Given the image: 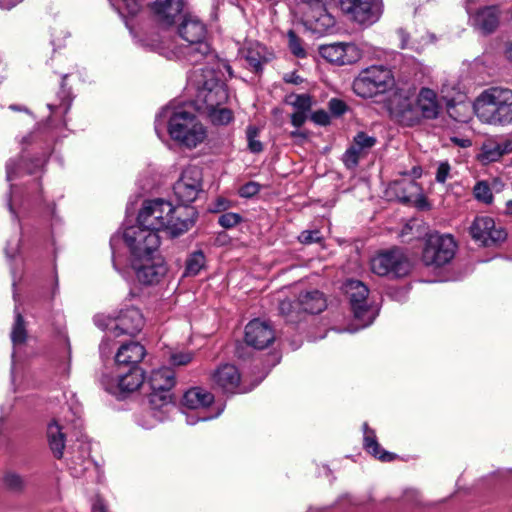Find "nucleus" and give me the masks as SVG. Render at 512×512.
Masks as SVG:
<instances>
[{"instance_id": "63", "label": "nucleus", "mask_w": 512, "mask_h": 512, "mask_svg": "<svg viewBox=\"0 0 512 512\" xmlns=\"http://www.w3.org/2000/svg\"><path fill=\"white\" fill-rule=\"evenodd\" d=\"M19 241L15 244V247L10 248V244L5 248V253L8 258H14L15 254L18 252Z\"/></svg>"}, {"instance_id": "36", "label": "nucleus", "mask_w": 512, "mask_h": 512, "mask_svg": "<svg viewBox=\"0 0 512 512\" xmlns=\"http://www.w3.org/2000/svg\"><path fill=\"white\" fill-rule=\"evenodd\" d=\"M2 481L4 488L15 494L23 493L27 485L22 475L12 471L5 473Z\"/></svg>"}, {"instance_id": "25", "label": "nucleus", "mask_w": 512, "mask_h": 512, "mask_svg": "<svg viewBox=\"0 0 512 512\" xmlns=\"http://www.w3.org/2000/svg\"><path fill=\"white\" fill-rule=\"evenodd\" d=\"M296 304L302 313L319 314L327 307L324 294L319 290L305 291L299 294Z\"/></svg>"}, {"instance_id": "22", "label": "nucleus", "mask_w": 512, "mask_h": 512, "mask_svg": "<svg viewBox=\"0 0 512 512\" xmlns=\"http://www.w3.org/2000/svg\"><path fill=\"white\" fill-rule=\"evenodd\" d=\"M377 143L374 136H369L367 133L360 131L354 138L353 143L350 145L343 154V162L347 168H355L359 163V158L362 154L367 153Z\"/></svg>"}, {"instance_id": "42", "label": "nucleus", "mask_w": 512, "mask_h": 512, "mask_svg": "<svg viewBox=\"0 0 512 512\" xmlns=\"http://www.w3.org/2000/svg\"><path fill=\"white\" fill-rule=\"evenodd\" d=\"M474 197L485 204H490L493 200V194L490 186L485 181L477 182L473 188Z\"/></svg>"}, {"instance_id": "19", "label": "nucleus", "mask_w": 512, "mask_h": 512, "mask_svg": "<svg viewBox=\"0 0 512 512\" xmlns=\"http://www.w3.org/2000/svg\"><path fill=\"white\" fill-rule=\"evenodd\" d=\"M244 339L247 345L262 350L274 342L275 332L268 322L253 319L245 327Z\"/></svg>"}, {"instance_id": "54", "label": "nucleus", "mask_w": 512, "mask_h": 512, "mask_svg": "<svg viewBox=\"0 0 512 512\" xmlns=\"http://www.w3.org/2000/svg\"><path fill=\"white\" fill-rule=\"evenodd\" d=\"M450 172V165L448 162H441L437 168L435 179L438 183H444Z\"/></svg>"}, {"instance_id": "60", "label": "nucleus", "mask_w": 512, "mask_h": 512, "mask_svg": "<svg viewBox=\"0 0 512 512\" xmlns=\"http://www.w3.org/2000/svg\"><path fill=\"white\" fill-rule=\"evenodd\" d=\"M451 141L455 145L462 147V148L470 147L472 144L471 140L467 139V138L452 137Z\"/></svg>"}, {"instance_id": "28", "label": "nucleus", "mask_w": 512, "mask_h": 512, "mask_svg": "<svg viewBox=\"0 0 512 512\" xmlns=\"http://www.w3.org/2000/svg\"><path fill=\"white\" fill-rule=\"evenodd\" d=\"M213 401V394L200 387L189 389L184 393L182 398L183 406L192 410L208 407Z\"/></svg>"}, {"instance_id": "50", "label": "nucleus", "mask_w": 512, "mask_h": 512, "mask_svg": "<svg viewBox=\"0 0 512 512\" xmlns=\"http://www.w3.org/2000/svg\"><path fill=\"white\" fill-rule=\"evenodd\" d=\"M170 111L171 110L168 107L162 108V110L156 115L154 128H155L156 134L159 137H161V133L164 129L165 118H167L169 116Z\"/></svg>"}, {"instance_id": "7", "label": "nucleus", "mask_w": 512, "mask_h": 512, "mask_svg": "<svg viewBox=\"0 0 512 512\" xmlns=\"http://www.w3.org/2000/svg\"><path fill=\"white\" fill-rule=\"evenodd\" d=\"M393 86L392 71L382 65H374L362 70L352 84L353 91L362 98H373L384 94Z\"/></svg>"}, {"instance_id": "5", "label": "nucleus", "mask_w": 512, "mask_h": 512, "mask_svg": "<svg viewBox=\"0 0 512 512\" xmlns=\"http://www.w3.org/2000/svg\"><path fill=\"white\" fill-rule=\"evenodd\" d=\"M168 132L173 140L190 149L201 144L207 136L203 124L185 110L174 111L169 116Z\"/></svg>"}, {"instance_id": "26", "label": "nucleus", "mask_w": 512, "mask_h": 512, "mask_svg": "<svg viewBox=\"0 0 512 512\" xmlns=\"http://www.w3.org/2000/svg\"><path fill=\"white\" fill-rule=\"evenodd\" d=\"M364 441L363 447L376 459L382 462H391L396 459V454L383 449L377 441L375 431L370 429L367 423L363 424Z\"/></svg>"}, {"instance_id": "58", "label": "nucleus", "mask_w": 512, "mask_h": 512, "mask_svg": "<svg viewBox=\"0 0 512 512\" xmlns=\"http://www.w3.org/2000/svg\"><path fill=\"white\" fill-rule=\"evenodd\" d=\"M92 512H107V507L102 498L97 497L92 504Z\"/></svg>"}, {"instance_id": "24", "label": "nucleus", "mask_w": 512, "mask_h": 512, "mask_svg": "<svg viewBox=\"0 0 512 512\" xmlns=\"http://www.w3.org/2000/svg\"><path fill=\"white\" fill-rule=\"evenodd\" d=\"M500 10L497 6H485L471 16L472 25L482 34H490L499 25Z\"/></svg>"}, {"instance_id": "37", "label": "nucleus", "mask_w": 512, "mask_h": 512, "mask_svg": "<svg viewBox=\"0 0 512 512\" xmlns=\"http://www.w3.org/2000/svg\"><path fill=\"white\" fill-rule=\"evenodd\" d=\"M279 312L289 323L301 320L302 310L297 307L296 300L285 299L279 303Z\"/></svg>"}, {"instance_id": "31", "label": "nucleus", "mask_w": 512, "mask_h": 512, "mask_svg": "<svg viewBox=\"0 0 512 512\" xmlns=\"http://www.w3.org/2000/svg\"><path fill=\"white\" fill-rule=\"evenodd\" d=\"M244 58L250 70L259 73L263 65L268 61L266 57V48L258 42L250 43L244 50Z\"/></svg>"}, {"instance_id": "18", "label": "nucleus", "mask_w": 512, "mask_h": 512, "mask_svg": "<svg viewBox=\"0 0 512 512\" xmlns=\"http://www.w3.org/2000/svg\"><path fill=\"white\" fill-rule=\"evenodd\" d=\"M137 280L146 286L159 284L167 274L168 268L160 257L148 256L141 260L133 261Z\"/></svg>"}, {"instance_id": "48", "label": "nucleus", "mask_w": 512, "mask_h": 512, "mask_svg": "<svg viewBox=\"0 0 512 512\" xmlns=\"http://www.w3.org/2000/svg\"><path fill=\"white\" fill-rule=\"evenodd\" d=\"M192 359L193 354L191 352H176L170 356V362L176 366L187 365Z\"/></svg>"}, {"instance_id": "2", "label": "nucleus", "mask_w": 512, "mask_h": 512, "mask_svg": "<svg viewBox=\"0 0 512 512\" xmlns=\"http://www.w3.org/2000/svg\"><path fill=\"white\" fill-rule=\"evenodd\" d=\"M307 4L308 21L318 32H327L335 26V18L330 13L332 5L339 6L344 14L361 25H372L380 16L373 0H307Z\"/></svg>"}, {"instance_id": "44", "label": "nucleus", "mask_w": 512, "mask_h": 512, "mask_svg": "<svg viewBox=\"0 0 512 512\" xmlns=\"http://www.w3.org/2000/svg\"><path fill=\"white\" fill-rule=\"evenodd\" d=\"M298 240L302 244L310 245L313 243H320L323 240V237L318 229L304 230L299 234Z\"/></svg>"}, {"instance_id": "11", "label": "nucleus", "mask_w": 512, "mask_h": 512, "mask_svg": "<svg viewBox=\"0 0 512 512\" xmlns=\"http://www.w3.org/2000/svg\"><path fill=\"white\" fill-rule=\"evenodd\" d=\"M457 244L449 234L432 233L425 241L422 261L426 266L442 267L455 256Z\"/></svg>"}, {"instance_id": "23", "label": "nucleus", "mask_w": 512, "mask_h": 512, "mask_svg": "<svg viewBox=\"0 0 512 512\" xmlns=\"http://www.w3.org/2000/svg\"><path fill=\"white\" fill-rule=\"evenodd\" d=\"M416 107L420 112V120L436 119L440 113L441 106L438 102L437 93L427 87H422L414 100Z\"/></svg>"}, {"instance_id": "9", "label": "nucleus", "mask_w": 512, "mask_h": 512, "mask_svg": "<svg viewBox=\"0 0 512 512\" xmlns=\"http://www.w3.org/2000/svg\"><path fill=\"white\" fill-rule=\"evenodd\" d=\"M122 237L135 261L152 256L160 245L158 232L138 222L126 228Z\"/></svg>"}, {"instance_id": "27", "label": "nucleus", "mask_w": 512, "mask_h": 512, "mask_svg": "<svg viewBox=\"0 0 512 512\" xmlns=\"http://www.w3.org/2000/svg\"><path fill=\"white\" fill-rule=\"evenodd\" d=\"M184 8V0H157L153 4V11L166 25H171L174 18L179 15Z\"/></svg>"}, {"instance_id": "39", "label": "nucleus", "mask_w": 512, "mask_h": 512, "mask_svg": "<svg viewBox=\"0 0 512 512\" xmlns=\"http://www.w3.org/2000/svg\"><path fill=\"white\" fill-rule=\"evenodd\" d=\"M397 34L400 38V45L399 47L403 50H411L416 53H420L425 46V42L421 39L412 38L410 34L404 29L399 28L397 30Z\"/></svg>"}, {"instance_id": "57", "label": "nucleus", "mask_w": 512, "mask_h": 512, "mask_svg": "<svg viewBox=\"0 0 512 512\" xmlns=\"http://www.w3.org/2000/svg\"><path fill=\"white\" fill-rule=\"evenodd\" d=\"M283 81L288 84L299 85L304 81V79L297 74V72L293 71L284 74Z\"/></svg>"}, {"instance_id": "1", "label": "nucleus", "mask_w": 512, "mask_h": 512, "mask_svg": "<svg viewBox=\"0 0 512 512\" xmlns=\"http://www.w3.org/2000/svg\"><path fill=\"white\" fill-rule=\"evenodd\" d=\"M197 215L193 207H177L157 198L144 201L137 222L157 232L165 231L171 237H178L193 227Z\"/></svg>"}, {"instance_id": "55", "label": "nucleus", "mask_w": 512, "mask_h": 512, "mask_svg": "<svg viewBox=\"0 0 512 512\" xmlns=\"http://www.w3.org/2000/svg\"><path fill=\"white\" fill-rule=\"evenodd\" d=\"M94 323L102 330H110L113 334L114 319L105 318L104 316L96 315L94 317Z\"/></svg>"}, {"instance_id": "62", "label": "nucleus", "mask_w": 512, "mask_h": 512, "mask_svg": "<svg viewBox=\"0 0 512 512\" xmlns=\"http://www.w3.org/2000/svg\"><path fill=\"white\" fill-rule=\"evenodd\" d=\"M125 1L127 2V7H128L130 14L134 15L139 11L140 6L135 0H125Z\"/></svg>"}, {"instance_id": "29", "label": "nucleus", "mask_w": 512, "mask_h": 512, "mask_svg": "<svg viewBox=\"0 0 512 512\" xmlns=\"http://www.w3.org/2000/svg\"><path fill=\"white\" fill-rule=\"evenodd\" d=\"M151 390L171 391L175 385V372L169 367H161L151 372L148 378Z\"/></svg>"}, {"instance_id": "34", "label": "nucleus", "mask_w": 512, "mask_h": 512, "mask_svg": "<svg viewBox=\"0 0 512 512\" xmlns=\"http://www.w3.org/2000/svg\"><path fill=\"white\" fill-rule=\"evenodd\" d=\"M15 320L11 331V341L14 346L22 345L27 340V330L25 328V321L22 314L19 312L18 307L14 310Z\"/></svg>"}, {"instance_id": "6", "label": "nucleus", "mask_w": 512, "mask_h": 512, "mask_svg": "<svg viewBox=\"0 0 512 512\" xmlns=\"http://www.w3.org/2000/svg\"><path fill=\"white\" fill-rule=\"evenodd\" d=\"M203 80L198 81L196 94L197 110L203 113L212 108L223 106L228 100L226 85L217 76L214 67L201 68Z\"/></svg>"}, {"instance_id": "52", "label": "nucleus", "mask_w": 512, "mask_h": 512, "mask_svg": "<svg viewBox=\"0 0 512 512\" xmlns=\"http://www.w3.org/2000/svg\"><path fill=\"white\" fill-rule=\"evenodd\" d=\"M16 201H18V188L14 187L13 185H10V190L7 198V206L13 218L18 219V214L14 207V202Z\"/></svg>"}, {"instance_id": "13", "label": "nucleus", "mask_w": 512, "mask_h": 512, "mask_svg": "<svg viewBox=\"0 0 512 512\" xmlns=\"http://www.w3.org/2000/svg\"><path fill=\"white\" fill-rule=\"evenodd\" d=\"M145 373L142 368H129L117 370L116 378L103 375L101 384L110 394L125 397L126 394L138 390L144 383Z\"/></svg>"}, {"instance_id": "51", "label": "nucleus", "mask_w": 512, "mask_h": 512, "mask_svg": "<svg viewBox=\"0 0 512 512\" xmlns=\"http://www.w3.org/2000/svg\"><path fill=\"white\" fill-rule=\"evenodd\" d=\"M311 121L320 126H326L330 124V115L327 111L319 109L314 111L311 116Z\"/></svg>"}, {"instance_id": "10", "label": "nucleus", "mask_w": 512, "mask_h": 512, "mask_svg": "<svg viewBox=\"0 0 512 512\" xmlns=\"http://www.w3.org/2000/svg\"><path fill=\"white\" fill-rule=\"evenodd\" d=\"M373 273L397 279L405 277L411 270V264L403 251L398 247L379 252L371 259Z\"/></svg>"}, {"instance_id": "14", "label": "nucleus", "mask_w": 512, "mask_h": 512, "mask_svg": "<svg viewBox=\"0 0 512 512\" xmlns=\"http://www.w3.org/2000/svg\"><path fill=\"white\" fill-rule=\"evenodd\" d=\"M202 191V172L195 166L184 169L173 186V192L180 203L178 207H190Z\"/></svg>"}, {"instance_id": "30", "label": "nucleus", "mask_w": 512, "mask_h": 512, "mask_svg": "<svg viewBox=\"0 0 512 512\" xmlns=\"http://www.w3.org/2000/svg\"><path fill=\"white\" fill-rule=\"evenodd\" d=\"M47 439L49 448L57 459H61L64 454L66 436L62 427L57 421L53 420L47 427Z\"/></svg>"}, {"instance_id": "56", "label": "nucleus", "mask_w": 512, "mask_h": 512, "mask_svg": "<svg viewBox=\"0 0 512 512\" xmlns=\"http://www.w3.org/2000/svg\"><path fill=\"white\" fill-rule=\"evenodd\" d=\"M307 113L308 112H303V111H295L294 113L291 114L290 116V119H291V124L295 127V128H300L307 120Z\"/></svg>"}, {"instance_id": "45", "label": "nucleus", "mask_w": 512, "mask_h": 512, "mask_svg": "<svg viewBox=\"0 0 512 512\" xmlns=\"http://www.w3.org/2000/svg\"><path fill=\"white\" fill-rule=\"evenodd\" d=\"M241 220H242V217L240 214L228 212V213L222 214L219 217L218 223L223 228L230 229V228H233L234 226H236L237 224H239L241 222Z\"/></svg>"}, {"instance_id": "12", "label": "nucleus", "mask_w": 512, "mask_h": 512, "mask_svg": "<svg viewBox=\"0 0 512 512\" xmlns=\"http://www.w3.org/2000/svg\"><path fill=\"white\" fill-rule=\"evenodd\" d=\"M386 107L391 119L401 126L413 127L421 123L419 109L408 93L395 91L387 100Z\"/></svg>"}, {"instance_id": "16", "label": "nucleus", "mask_w": 512, "mask_h": 512, "mask_svg": "<svg viewBox=\"0 0 512 512\" xmlns=\"http://www.w3.org/2000/svg\"><path fill=\"white\" fill-rule=\"evenodd\" d=\"M320 56L338 66L351 65L362 58V50L355 43L336 42L319 47Z\"/></svg>"}, {"instance_id": "17", "label": "nucleus", "mask_w": 512, "mask_h": 512, "mask_svg": "<svg viewBox=\"0 0 512 512\" xmlns=\"http://www.w3.org/2000/svg\"><path fill=\"white\" fill-rule=\"evenodd\" d=\"M213 384L226 394L247 393L253 387H246L241 382V374L233 364H222L212 373Z\"/></svg>"}, {"instance_id": "33", "label": "nucleus", "mask_w": 512, "mask_h": 512, "mask_svg": "<svg viewBox=\"0 0 512 512\" xmlns=\"http://www.w3.org/2000/svg\"><path fill=\"white\" fill-rule=\"evenodd\" d=\"M55 73L60 74L61 78H62L61 83H60V90L57 95L60 100V103L57 105L48 104L47 106L51 112H54L58 109H62L63 114L65 115L70 110V107H71V104L73 101V97L71 95L70 88H68L66 85V79L69 77V75L71 73L70 72H61V71H55Z\"/></svg>"}, {"instance_id": "49", "label": "nucleus", "mask_w": 512, "mask_h": 512, "mask_svg": "<svg viewBox=\"0 0 512 512\" xmlns=\"http://www.w3.org/2000/svg\"><path fill=\"white\" fill-rule=\"evenodd\" d=\"M22 169V162L18 163L16 160L10 159L6 163V178L9 182L15 179Z\"/></svg>"}, {"instance_id": "35", "label": "nucleus", "mask_w": 512, "mask_h": 512, "mask_svg": "<svg viewBox=\"0 0 512 512\" xmlns=\"http://www.w3.org/2000/svg\"><path fill=\"white\" fill-rule=\"evenodd\" d=\"M202 114H205L210 122L216 126L228 125L234 119L232 110L223 106L212 108Z\"/></svg>"}, {"instance_id": "47", "label": "nucleus", "mask_w": 512, "mask_h": 512, "mask_svg": "<svg viewBox=\"0 0 512 512\" xmlns=\"http://www.w3.org/2000/svg\"><path fill=\"white\" fill-rule=\"evenodd\" d=\"M417 185L414 181H408V182H405V181H399V182H396L395 183V190L396 191H400L402 190L404 192L403 195H397L398 198L402 201V202H410L411 201V195H407L405 194L406 191H410L414 188H416Z\"/></svg>"}, {"instance_id": "43", "label": "nucleus", "mask_w": 512, "mask_h": 512, "mask_svg": "<svg viewBox=\"0 0 512 512\" xmlns=\"http://www.w3.org/2000/svg\"><path fill=\"white\" fill-rule=\"evenodd\" d=\"M288 42L289 49L294 56L298 58H304L306 56V51L302 47L301 39L292 30L288 32Z\"/></svg>"}, {"instance_id": "40", "label": "nucleus", "mask_w": 512, "mask_h": 512, "mask_svg": "<svg viewBox=\"0 0 512 512\" xmlns=\"http://www.w3.org/2000/svg\"><path fill=\"white\" fill-rule=\"evenodd\" d=\"M284 102L293 106L297 111L309 112L312 107V97L309 94L291 93L285 97Z\"/></svg>"}, {"instance_id": "32", "label": "nucleus", "mask_w": 512, "mask_h": 512, "mask_svg": "<svg viewBox=\"0 0 512 512\" xmlns=\"http://www.w3.org/2000/svg\"><path fill=\"white\" fill-rule=\"evenodd\" d=\"M172 404L171 391L151 390L149 394V406L154 417L162 420L163 416L157 415V412H161L163 414L167 413Z\"/></svg>"}, {"instance_id": "3", "label": "nucleus", "mask_w": 512, "mask_h": 512, "mask_svg": "<svg viewBox=\"0 0 512 512\" xmlns=\"http://www.w3.org/2000/svg\"><path fill=\"white\" fill-rule=\"evenodd\" d=\"M473 110L482 123L512 126V89L500 85L484 89L474 99Z\"/></svg>"}, {"instance_id": "61", "label": "nucleus", "mask_w": 512, "mask_h": 512, "mask_svg": "<svg viewBox=\"0 0 512 512\" xmlns=\"http://www.w3.org/2000/svg\"><path fill=\"white\" fill-rule=\"evenodd\" d=\"M20 2L22 0H0V8L9 10Z\"/></svg>"}, {"instance_id": "15", "label": "nucleus", "mask_w": 512, "mask_h": 512, "mask_svg": "<svg viewBox=\"0 0 512 512\" xmlns=\"http://www.w3.org/2000/svg\"><path fill=\"white\" fill-rule=\"evenodd\" d=\"M469 231L475 241L486 247L501 243L507 238L505 229L502 226H496L494 219L489 216H477Z\"/></svg>"}, {"instance_id": "53", "label": "nucleus", "mask_w": 512, "mask_h": 512, "mask_svg": "<svg viewBox=\"0 0 512 512\" xmlns=\"http://www.w3.org/2000/svg\"><path fill=\"white\" fill-rule=\"evenodd\" d=\"M328 106L329 110L334 116H341L347 110V105L345 104V102L337 98H332L329 101Z\"/></svg>"}, {"instance_id": "21", "label": "nucleus", "mask_w": 512, "mask_h": 512, "mask_svg": "<svg viewBox=\"0 0 512 512\" xmlns=\"http://www.w3.org/2000/svg\"><path fill=\"white\" fill-rule=\"evenodd\" d=\"M145 355L146 349L139 342L122 344L115 355L117 370L140 368L139 364Z\"/></svg>"}, {"instance_id": "64", "label": "nucleus", "mask_w": 512, "mask_h": 512, "mask_svg": "<svg viewBox=\"0 0 512 512\" xmlns=\"http://www.w3.org/2000/svg\"><path fill=\"white\" fill-rule=\"evenodd\" d=\"M505 55L509 62L512 64V40L506 46Z\"/></svg>"}, {"instance_id": "46", "label": "nucleus", "mask_w": 512, "mask_h": 512, "mask_svg": "<svg viewBox=\"0 0 512 512\" xmlns=\"http://www.w3.org/2000/svg\"><path fill=\"white\" fill-rule=\"evenodd\" d=\"M261 190V185L255 181H249L239 188V195L242 198H251L258 194Z\"/></svg>"}, {"instance_id": "8", "label": "nucleus", "mask_w": 512, "mask_h": 512, "mask_svg": "<svg viewBox=\"0 0 512 512\" xmlns=\"http://www.w3.org/2000/svg\"><path fill=\"white\" fill-rule=\"evenodd\" d=\"M343 290L358 328L371 325L378 315V310L368 300V287L360 280L348 279L343 284Z\"/></svg>"}, {"instance_id": "38", "label": "nucleus", "mask_w": 512, "mask_h": 512, "mask_svg": "<svg viewBox=\"0 0 512 512\" xmlns=\"http://www.w3.org/2000/svg\"><path fill=\"white\" fill-rule=\"evenodd\" d=\"M204 266V253L201 250L195 251L186 260L184 276H196Z\"/></svg>"}, {"instance_id": "4", "label": "nucleus", "mask_w": 512, "mask_h": 512, "mask_svg": "<svg viewBox=\"0 0 512 512\" xmlns=\"http://www.w3.org/2000/svg\"><path fill=\"white\" fill-rule=\"evenodd\" d=\"M207 33L206 25L197 16H184L178 27V34L187 42L182 53L189 64H214L216 61V55L207 41Z\"/></svg>"}, {"instance_id": "41", "label": "nucleus", "mask_w": 512, "mask_h": 512, "mask_svg": "<svg viewBox=\"0 0 512 512\" xmlns=\"http://www.w3.org/2000/svg\"><path fill=\"white\" fill-rule=\"evenodd\" d=\"M259 128L254 125H249L246 129V137L248 142V149L252 153H260L263 150L261 141L257 139L259 136Z\"/></svg>"}, {"instance_id": "20", "label": "nucleus", "mask_w": 512, "mask_h": 512, "mask_svg": "<svg viewBox=\"0 0 512 512\" xmlns=\"http://www.w3.org/2000/svg\"><path fill=\"white\" fill-rule=\"evenodd\" d=\"M143 326L144 318L141 311L136 307H129L121 310L114 318L113 336H135L142 330Z\"/></svg>"}, {"instance_id": "59", "label": "nucleus", "mask_w": 512, "mask_h": 512, "mask_svg": "<svg viewBox=\"0 0 512 512\" xmlns=\"http://www.w3.org/2000/svg\"><path fill=\"white\" fill-rule=\"evenodd\" d=\"M502 155V151L499 149L486 150L484 156L488 161H496Z\"/></svg>"}]
</instances>
